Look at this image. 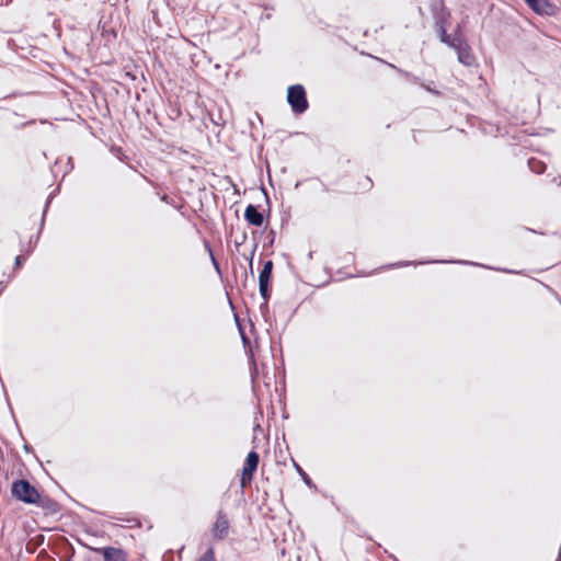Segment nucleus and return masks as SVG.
I'll return each mask as SVG.
<instances>
[{
    "label": "nucleus",
    "instance_id": "a211bd4d",
    "mask_svg": "<svg viewBox=\"0 0 561 561\" xmlns=\"http://www.w3.org/2000/svg\"><path fill=\"white\" fill-rule=\"evenodd\" d=\"M50 199H51V196H49V197H48V199H47V202H46V206H45V209H44V213H43V217H44V216H45V214H46V210H47V207H48V205H49V203H50ZM43 220H44V218L42 219V221H43Z\"/></svg>",
    "mask_w": 561,
    "mask_h": 561
},
{
    "label": "nucleus",
    "instance_id": "20e7f679",
    "mask_svg": "<svg viewBox=\"0 0 561 561\" xmlns=\"http://www.w3.org/2000/svg\"><path fill=\"white\" fill-rule=\"evenodd\" d=\"M229 522L222 511L217 513L216 522L213 527V535L215 538L224 539L228 535Z\"/></svg>",
    "mask_w": 561,
    "mask_h": 561
},
{
    "label": "nucleus",
    "instance_id": "7ed1b4c3",
    "mask_svg": "<svg viewBox=\"0 0 561 561\" xmlns=\"http://www.w3.org/2000/svg\"><path fill=\"white\" fill-rule=\"evenodd\" d=\"M259 454L256 451H250L248 454L244 467L242 469V485L250 482L253 477V472L256 470L259 465Z\"/></svg>",
    "mask_w": 561,
    "mask_h": 561
},
{
    "label": "nucleus",
    "instance_id": "6e6552de",
    "mask_svg": "<svg viewBox=\"0 0 561 561\" xmlns=\"http://www.w3.org/2000/svg\"><path fill=\"white\" fill-rule=\"evenodd\" d=\"M244 218L245 220L255 227H261L264 221V216L261 211L257 210V208L254 205H248L244 210Z\"/></svg>",
    "mask_w": 561,
    "mask_h": 561
},
{
    "label": "nucleus",
    "instance_id": "9d476101",
    "mask_svg": "<svg viewBox=\"0 0 561 561\" xmlns=\"http://www.w3.org/2000/svg\"><path fill=\"white\" fill-rule=\"evenodd\" d=\"M528 167H529L530 171L536 174H541L546 170V164L536 158H530L528 160Z\"/></svg>",
    "mask_w": 561,
    "mask_h": 561
},
{
    "label": "nucleus",
    "instance_id": "5701e85b",
    "mask_svg": "<svg viewBox=\"0 0 561 561\" xmlns=\"http://www.w3.org/2000/svg\"><path fill=\"white\" fill-rule=\"evenodd\" d=\"M242 341H243V343L248 342V339H247V336L244 334H242Z\"/></svg>",
    "mask_w": 561,
    "mask_h": 561
},
{
    "label": "nucleus",
    "instance_id": "f03ea898",
    "mask_svg": "<svg viewBox=\"0 0 561 561\" xmlns=\"http://www.w3.org/2000/svg\"><path fill=\"white\" fill-rule=\"evenodd\" d=\"M287 102L295 114H302L308 110L306 90L301 84L290 85L287 92Z\"/></svg>",
    "mask_w": 561,
    "mask_h": 561
},
{
    "label": "nucleus",
    "instance_id": "412c9836",
    "mask_svg": "<svg viewBox=\"0 0 561 561\" xmlns=\"http://www.w3.org/2000/svg\"><path fill=\"white\" fill-rule=\"evenodd\" d=\"M405 76H407L408 78H411L414 82H417V81H419V78H417V77H415V76H411L410 73H405Z\"/></svg>",
    "mask_w": 561,
    "mask_h": 561
},
{
    "label": "nucleus",
    "instance_id": "ddd939ff",
    "mask_svg": "<svg viewBox=\"0 0 561 561\" xmlns=\"http://www.w3.org/2000/svg\"><path fill=\"white\" fill-rule=\"evenodd\" d=\"M436 26L438 30L439 38L444 43L449 35L446 31L445 21H436Z\"/></svg>",
    "mask_w": 561,
    "mask_h": 561
},
{
    "label": "nucleus",
    "instance_id": "39448f33",
    "mask_svg": "<svg viewBox=\"0 0 561 561\" xmlns=\"http://www.w3.org/2000/svg\"><path fill=\"white\" fill-rule=\"evenodd\" d=\"M94 551L102 553L105 561H127V553L121 548L104 547Z\"/></svg>",
    "mask_w": 561,
    "mask_h": 561
},
{
    "label": "nucleus",
    "instance_id": "f8f14e48",
    "mask_svg": "<svg viewBox=\"0 0 561 561\" xmlns=\"http://www.w3.org/2000/svg\"><path fill=\"white\" fill-rule=\"evenodd\" d=\"M268 284L270 283H259V290H260L262 298L265 301V305L267 304L270 296H271Z\"/></svg>",
    "mask_w": 561,
    "mask_h": 561
},
{
    "label": "nucleus",
    "instance_id": "2eb2a0df",
    "mask_svg": "<svg viewBox=\"0 0 561 561\" xmlns=\"http://www.w3.org/2000/svg\"><path fill=\"white\" fill-rule=\"evenodd\" d=\"M296 467H297V470H298L299 474L301 476L302 480L305 481V483L307 485H310L311 480H310L309 476L299 466H296Z\"/></svg>",
    "mask_w": 561,
    "mask_h": 561
},
{
    "label": "nucleus",
    "instance_id": "4468645a",
    "mask_svg": "<svg viewBox=\"0 0 561 561\" xmlns=\"http://www.w3.org/2000/svg\"><path fill=\"white\" fill-rule=\"evenodd\" d=\"M197 561H215V552L213 548L207 549Z\"/></svg>",
    "mask_w": 561,
    "mask_h": 561
},
{
    "label": "nucleus",
    "instance_id": "1a4fd4ad",
    "mask_svg": "<svg viewBox=\"0 0 561 561\" xmlns=\"http://www.w3.org/2000/svg\"><path fill=\"white\" fill-rule=\"evenodd\" d=\"M272 271L273 262L271 260L265 261L259 275V283H270Z\"/></svg>",
    "mask_w": 561,
    "mask_h": 561
},
{
    "label": "nucleus",
    "instance_id": "dca6fc26",
    "mask_svg": "<svg viewBox=\"0 0 561 561\" xmlns=\"http://www.w3.org/2000/svg\"><path fill=\"white\" fill-rule=\"evenodd\" d=\"M161 201L167 203V204H171V198L169 197V195L164 194L161 196Z\"/></svg>",
    "mask_w": 561,
    "mask_h": 561
},
{
    "label": "nucleus",
    "instance_id": "f257e3e1",
    "mask_svg": "<svg viewBox=\"0 0 561 561\" xmlns=\"http://www.w3.org/2000/svg\"><path fill=\"white\" fill-rule=\"evenodd\" d=\"M11 493L19 501L28 504L38 503L41 497L38 491L26 480L14 481L11 486Z\"/></svg>",
    "mask_w": 561,
    "mask_h": 561
},
{
    "label": "nucleus",
    "instance_id": "6ab92c4d",
    "mask_svg": "<svg viewBox=\"0 0 561 561\" xmlns=\"http://www.w3.org/2000/svg\"><path fill=\"white\" fill-rule=\"evenodd\" d=\"M209 252H211V250H209ZM210 256H211V261H213L214 265L216 266L217 270H219V265H218L216 259L214 257L213 253H210Z\"/></svg>",
    "mask_w": 561,
    "mask_h": 561
},
{
    "label": "nucleus",
    "instance_id": "b1692460",
    "mask_svg": "<svg viewBox=\"0 0 561 561\" xmlns=\"http://www.w3.org/2000/svg\"><path fill=\"white\" fill-rule=\"evenodd\" d=\"M458 263L471 264V263H470V262H468V261H465V262H462V261H458Z\"/></svg>",
    "mask_w": 561,
    "mask_h": 561
},
{
    "label": "nucleus",
    "instance_id": "0eeeda50",
    "mask_svg": "<svg viewBox=\"0 0 561 561\" xmlns=\"http://www.w3.org/2000/svg\"><path fill=\"white\" fill-rule=\"evenodd\" d=\"M455 50L458 56V61L462 65L472 66L474 64L476 57L466 41L462 42Z\"/></svg>",
    "mask_w": 561,
    "mask_h": 561
},
{
    "label": "nucleus",
    "instance_id": "4be33fe9",
    "mask_svg": "<svg viewBox=\"0 0 561 561\" xmlns=\"http://www.w3.org/2000/svg\"><path fill=\"white\" fill-rule=\"evenodd\" d=\"M422 87H424V89H426V90H427V91H430V92H433V93H436V94L438 93L437 91L432 90V89H431V85L422 84Z\"/></svg>",
    "mask_w": 561,
    "mask_h": 561
},
{
    "label": "nucleus",
    "instance_id": "423d86ee",
    "mask_svg": "<svg viewBox=\"0 0 561 561\" xmlns=\"http://www.w3.org/2000/svg\"><path fill=\"white\" fill-rule=\"evenodd\" d=\"M527 4L540 15H553L556 12V7L549 0H531Z\"/></svg>",
    "mask_w": 561,
    "mask_h": 561
},
{
    "label": "nucleus",
    "instance_id": "aec40b11",
    "mask_svg": "<svg viewBox=\"0 0 561 561\" xmlns=\"http://www.w3.org/2000/svg\"><path fill=\"white\" fill-rule=\"evenodd\" d=\"M409 264H410V262H401V263L393 264L392 266L399 267V266H407Z\"/></svg>",
    "mask_w": 561,
    "mask_h": 561
},
{
    "label": "nucleus",
    "instance_id": "f3484780",
    "mask_svg": "<svg viewBox=\"0 0 561 561\" xmlns=\"http://www.w3.org/2000/svg\"><path fill=\"white\" fill-rule=\"evenodd\" d=\"M14 264H15V267H19V266L22 264V257H21L20 255H18V256L15 257V262H14Z\"/></svg>",
    "mask_w": 561,
    "mask_h": 561
},
{
    "label": "nucleus",
    "instance_id": "9b49d317",
    "mask_svg": "<svg viewBox=\"0 0 561 561\" xmlns=\"http://www.w3.org/2000/svg\"><path fill=\"white\" fill-rule=\"evenodd\" d=\"M465 39L458 34L448 35V38L444 42L448 47L456 49Z\"/></svg>",
    "mask_w": 561,
    "mask_h": 561
}]
</instances>
